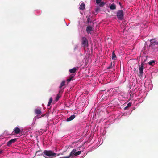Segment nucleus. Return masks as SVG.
I'll list each match as a JSON object with an SVG mask.
<instances>
[{
	"mask_svg": "<svg viewBox=\"0 0 158 158\" xmlns=\"http://www.w3.org/2000/svg\"><path fill=\"white\" fill-rule=\"evenodd\" d=\"M43 154L44 155L47 156H45V157L48 158H53L56 156V154L51 150H44Z\"/></svg>",
	"mask_w": 158,
	"mask_h": 158,
	"instance_id": "f257e3e1",
	"label": "nucleus"
},
{
	"mask_svg": "<svg viewBox=\"0 0 158 158\" xmlns=\"http://www.w3.org/2000/svg\"><path fill=\"white\" fill-rule=\"evenodd\" d=\"M97 26V23L94 21H89V33L92 34V31L94 32L95 28Z\"/></svg>",
	"mask_w": 158,
	"mask_h": 158,
	"instance_id": "f03ea898",
	"label": "nucleus"
},
{
	"mask_svg": "<svg viewBox=\"0 0 158 158\" xmlns=\"http://www.w3.org/2000/svg\"><path fill=\"white\" fill-rule=\"evenodd\" d=\"M76 150L73 149L71 152L69 156H67L64 157L65 158H72L74 155L75 156H77L80 154L81 152V151H78L76 152Z\"/></svg>",
	"mask_w": 158,
	"mask_h": 158,
	"instance_id": "7ed1b4c3",
	"label": "nucleus"
},
{
	"mask_svg": "<svg viewBox=\"0 0 158 158\" xmlns=\"http://www.w3.org/2000/svg\"><path fill=\"white\" fill-rule=\"evenodd\" d=\"M150 44L149 45V47H153L155 45L158 46V40L156 39H151L150 40Z\"/></svg>",
	"mask_w": 158,
	"mask_h": 158,
	"instance_id": "20e7f679",
	"label": "nucleus"
},
{
	"mask_svg": "<svg viewBox=\"0 0 158 158\" xmlns=\"http://www.w3.org/2000/svg\"><path fill=\"white\" fill-rule=\"evenodd\" d=\"M117 16L118 19H122L124 16L123 11L122 10L118 11L117 13Z\"/></svg>",
	"mask_w": 158,
	"mask_h": 158,
	"instance_id": "39448f33",
	"label": "nucleus"
},
{
	"mask_svg": "<svg viewBox=\"0 0 158 158\" xmlns=\"http://www.w3.org/2000/svg\"><path fill=\"white\" fill-rule=\"evenodd\" d=\"M82 44L84 45L85 48L87 47H88V40L85 37H83L82 38Z\"/></svg>",
	"mask_w": 158,
	"mask_h": 158,
	"instance_id": "423d86ee",
	"label": "nucleus"
},
{
	"mask_svg": "<svg viewBox=\"0 0 158 158\" xmlns=\"http://www.w3.org/2000/svg\"><path fill=\"white\" fill-rule=\"evenodd\" d=\"M17 140L16 138H15L10 140L7 143V146L8 147L10 146L12 144L15 143L16 141Z\"/></svg>",
	"mask_w": 158,
	"mask_h": 158,
	"instance_id": "0eeeda50",
	"label": "nucleus"
},
{
	"mask_svg": "<svg viewBox=\"0 0 158 158\" xmlns=\"http://www.w3.org/2000/svg\"><path fill=\"white\" fill-rule=\"evenodd\" d=\"M144 64L143 63H142L141 65L139 67V72L141 76H142L143 74V70Z\"/></svg>",
	"mask_w": 158,
	"mask_h": 158,
	"instance_id": "6e6552de",
	"label": "nucleus"
},
{
	"mask_svg": "<svg viewBox=\"0 0 158 158\" xmlns=\"http://www.w3.org/2000/svg\"><path fill=\"white\" fill-rule=\"evenodd\" d=\"M41 109L40 108H37L34 110L35 113L36 114H40L41 113Z\"/></svg>",
	"mask_w": 158,
	"mask_h": 158,
	"instance_id": "1a4fd4ad",
	"label": "nucleus"
},
{
	"mask_svg": "<svg viewBox=\"0 0 158 158\" xmlns=\"http://www.w3.org/2000/svg\"><path fill=\"white\" fill-rule=\"evenodd\" d=\"M75 118V115H72L70 117L67 119L66 121L68 122L71 121L74 119Z\"/></svg>",
	"mask_w": 158,
	"mask_h": 158,
	"instance_id": "9d476101",
	"label": "nucleus"
},
{
	"mask_svg": "<svg viewBox=\"0 0 158 158\" xmlns=\"http://www.w3.org/2000/svg\"><path fill=\"white\" fill-rule=\"evenodd\" d=\"M20 130L18 127H16L14 129V132L15 134H18L20 132Z\"/></svg>",
	"mask_w": 158,
	"mask_h": 158,
	"instance_id": "9b49d317",
	"label": "nucleus"
},
{
	"mask_svg": "<svg viewBox=\"0 0 158 158\" xmlns=\"http://www.w3.org/2000/svg\"><path fill=\"white\" fill-rule=\"evenodd\" d=\"M75 75H73V74H72L67 79V81L68 82H69L70 81L72 80H73V78L74 76Z\"/></svg>",
	"mask_w": 158,
	"mask_h": 158,
	"instance_id": "f8f14e48",
	"label": "nucleus"
},
{
	"mask_svg": "<svg viewBox=\"0 0 158 158\" xmlns=\"http://www.w3.org/2000/svg\"><path fill=\"white\" fill-rule=\"evenodd\" d=\"M77 69L76 68L74 67L72 69H70L69 70V72L72 73H74L76 72Z\"/></svg>",
	"mask_w": 158,
	"mask_h": 158,
	"instance_id": "ddd939ff",
	"label": "nucleus"
},
{
	"mask_svg": "<svg viewBox=\"0 0 158 158\" xmlns=\"http://www.w3.org/2000/svg\"><path fill=\"white\" fill-rule=\"evenodd\" d=\"M85 7V4L84 3H82L80 5L79 9L81 10H83Z\"/></svg>",
	"mask_w": 158,
	"mask_h": 158,
	"instance_id": "4468645a",
	"label": "nucleus"
},
{
	"mask_svg": "<svg viewBox=\"0 0 158 158\" xmlns=\"http://www.w3.org/2000/svg\"><path fill=\"white\" fill-rule=\"evenodd\" d=\"M110 8L111 10H114L116 8V6L114 4H112L110 6Z\"/></svg>",
	"mask_w": 158,
	"mask_h": 158,
	"instance_id": "2eb2a0df",
	"label": "nucleus"
},
{
	"mask_svg": "<svg viewBox=\"0 0 158 158\" xmlns=\"http://www.w3.org/2000/svg\"><path fill=\"white\" fill-rule=\"evenodd\" d=\"M116 55L114 52H113L112 53V59L113 60H116Z\"/></svg>",
	"mask_w": 158,
	"mask_h": 158,
	"instance_id": "dca6fc26",
	"label": "nucleus"
},
{
	"mask_svg": "<svg viewBox=\"0 0 158 158\" xmlns=\"http://www.w3.org/2000/svg\"><path fill=\"white\" fill-rule=\"evenodd\" d=\"M65 81H63L61 83L60 86L59 87V88H62V87L65 85Z\"/></svg>",
	"mask_w": 158,
	"mask_h": 158,
	"instance_id": "f3484780",
	"label": "nucleus"
},
{
	"mask_svg": "<svg viewBox=\"0 0 158 158\" xmlns=\"http://www.w3.org/2000/svg\"><path fill=\"white\" fill-rule=\"evenodd\" d=\"M52 97H51L50 98L49 100V102L47 104L48 106H50V104L52 103Z\"/></svg>",
	"mask_w": 158,
	"mask_h": 158,
	"instance_id": "a211bd4d",
	"label": "nucleus"
},
{
	"mask_svg": "<svg viewBox=\"0 0 158 158\" xmlns=\"http://www.w3.org/2000/svg\"><path fill=\"white\" fill-rule=\"evenodd\" d=\"M99 5V6L100 7H102L105 4V3L104 2H101Z\"/></svg>",
	"mask_w": 158,
	"mask_h": 158,
	"instance_id": "6ab92c4d",
	"label": "nucleus"
},
{
	"mask_svg": "<svg viewBox=\"0 0 158 158\" xmlns=\"http://www.w3.org/2000/svg\"><path fill=\"white\" fill-rule=\"evenodd\" d=\"M59 89H60V91L59 92V94H61V93H62L63 92V91L64 88H63L62 89V88H59Z\"/></svg>",
	"mask_w": 158,
	"mask_h": 158,
	"instance_id": "aec40b11",
	"label": "nucleus"
},
{
	"mask_svg": "<svg viewBox=\"0 0 158 158\" xmlns=\"http://www.w3.org/2000/svg\"><path fill=\"white\" fill-rule=\"evenodd\" d=\"M155 63V61H153V60H152V61H150L149 62L148 64H149V65H152L153 63Z\"/></svg>",
	"mask_w": 158,
	"mask_h": 158,
	"instance_id": "412c9836",
	"label": "nucleus"
},
{
	"mask_svg": "<svg viewBox=\"0 0 158 158\" xmlns=\"http://www.w3.org/2000/svg\"><path fill=\"white\" fill-rule=\"evenodd\" d=\"M60 96L59 94H58L56 98V100L57 101H58L59 100V98H60Z\"/></svg>",
	"mask_w": 158,
	"mask_h": 158,
	"instance_id": "4be33fe9",
	"label": "nucleus"
},
{
	"mask_svg": "<svg viewBox=\"0 0 158 158\" xmlns=\"http://www.w3.org/2000/svg\"><path fill=\"white\" fill-rule=\"evenodd\" d=\"M86 31L88 34H89V26H87L86 28Z\"/></svg>",
	"mask_w": 158,
	"mask_h": 158,
	"instance_id": "5701e85b",
	"label": "nucleus"
},
{
	"mask_svg": "<svg viewBox=\"0 0 158 158\" xmlns=\"http://www.w3.org/2000/svg\"><path fill=\"white\" fill-rule=\"evenodd\" d=\"M131 106V103H130V102H129V103H128L127 105V106L128 107H130Z\"/></svg>",
	"mask_w": 158,
	"mask_h": 158,
	"instance_id": "b1692460",
	"label": "nucleus"
},
{
	"mask_svg": "<svg viewBox=\"0 0 158 158\" xmlns=\"http://www.w3.org/2000/svg\"><path fill=\"white\" fill-rule=\"evenodd\" d=\"M102 0H96V3L97 4H99L101 2Z\"/></svg>",
	"mask_w": 158,
	"mask_h": 158,
	"instance_id": "393cba45",
	"label": "nucleus"
},
{
	"mask_svg": "<svg viewBox=\"0 0 158 158\" xmlns=\"http://www.w3.org/2000/svg\"><path fill=\"white\" fill-rule=\"evenodd\" d=\"M100 10V9L99 7H97L96 9V11L98 12Z\"/></svg>",
	"mask_w": 158,
	"mask_h": 158,
	"instance_id": "a878e982",
	"label": "nucleus"
},
{
	"mask_svg": "<svg viewBox=\"0 0 158 158\" xmlns=\"http://www.w3.org/2000/svg\"><path fill=\"white\" fill-rule=\"evenodd\" d=\"M87 22L88 23H89V17L87 18Z\"/></svg>",
	"mask_w": 158,
	"mask_h": 158,
	"instance_id": "bb28decb",
	"label": "nucleus"
},
{
	"mask_svg": "<svg viewBox=\"0 0 158 158\" xmlns=\"http://www.w3.org/2000/svg\"><path fill=\"white\" fill-rule=\"evenodd\" d=\"M90 44H91V49H92V46H93V44L92 43H91V42H90Z\"/></svg>",
	"mask_w": 158,
	"mask_h": 158,
	"instance_id": "cd10ccee",
	"label": "nucleus"
},
{
	"mask_svg": "<svg viewBox=\"0 0 158 158\" xmlns=\"http://www.w3.org/2000/svg\"><path fill=\"white\" fill-rule=\"evenodd\" d=\"M128 108V107L127 106L124 107V110H126Z\"/></svg>",
	"mask_w": 158,
	"mask_h": 158,
	"instance_id": "c85d7f7f",
	"label": "nucleus"
},
{
	"mask_svg": "<svg viewBox=\"0 0 158 158\" xmlns=\"http://www.w3.org/2000/svg\"><path fill=\"white\" fill-rule=\"evenodd\" d=\"M3 151L2 150H0V154L3 152Z\"/></svg>",
	"mask_w": 158,
	"mask_h": 158,
	"instance_id": "c756f323",
	"label": "nucleus"
},
{
	"mask_svg": "<svg viewBox=\"0 0 158 158\" xmlns=\"http://www.w3.org/2000/svg\"><path fill=\"white\" fill-rule=\"evenodd\" d=\"M105 95L106 96H108V94L107 93L105 94Z\"/></svg>",
	"mask_w": 158,
	"mask_h": 158,
	"instance_id": "7c9ffc66",
	"label": "nucleus"
},
{
	"mask_svg": "<svg viewBox=\"0 0 158 158\" xmlns=\"http://www.w3.org/2000/svg\"><path fill=\"white\" fill-rule=\"evenodd\" d=\"M111 68V66H109V67H108L107 69H110Z\"/></svg>",
	"mask_w": 158,
	"mask_h": 158,
	"instance_id": "2f4dec72",
	"label": "nucleus"
},
{
	"mask_svg": "<svg viewBox=\"0 0 158 158\" xmlns=\"http://www.w3.org/2000/svg\"><path fill=\"white\" fill-rule=\"evenodd\" d=\"M134 70H136V68H134Z\"/></svg>",
	"mask_w": 158,
	"mask_h": 158,
	"instance_id": "473e14b6",
	"label": "nucleus"
},
{
	"mask_svg": "<svg viewBox=\"0 0 158 158\" xmlns=\"http://www.w3.org/2000/svg\"><path fill=\"white\" fill-rule=\"evenodd\" d=\"M38 116H36V118H38V117H38Z\"/></svg>",
	"mask_w": 158,
	"mask_h": 158,
	"instance_id": "72a5a7b5",
	"label": "nucleus"
},
{
	"mask_svg": "<svg viewBox=\"0 0 158 158\" xmlns=\"http://www.w3.org/2000/svg\"><path fill=\"white\" fill-rule=\"evenodd\" d=\"M44 115H42V117L44 116Z\"/></svg>",
	"mask_w": 158,
	"mask_h": 158,
	"instance_id": "f704fd0d",
	"label": "nucleus"
},
{
	"mask_svg": "<svg viewBox=\"0 0 158 158\" xmlns=\"http://www.w3.org/2000/svg\"><path fill=\"white\" fill-rule=\"evenodd\" d=\"M97 35V34H95V35Z\"/></svg>",
	"mask_w": 158,
	"mask_h": 158,
	"instance_id": "c9c22d12",
	"label": "nucleus"
},
{
	"mask_svg": "<svg viewBox=\"0 0 158 158\" xmlns=\"http://www.w3.org/2000/svg\"><path fill=\"white\" fill-rule=\"evenodd\" d=\"M121 4V3L120 2L119 3V5H120Z\"/></svg>",
	"mask_w": 158,
	"mask_h": 158,
	"instance_id": "e433bc0d",
	"label": "nucleus"
}]
</instances>
